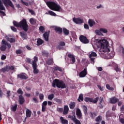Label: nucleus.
I'll return each instance as SVG.
<instances>
[{
    "instance_id": "1",
    "label": "nucleus",
    "mask_w": 124,
    "mask_h": 124,
    "mask_svg": "<svg viewBox=\"0 0 124 124\" xmlns=\"http://www.w3.org/2000/svg\"><path fill=\"white\" fill-rule=\"evenodd\" d=\"M98 48H100L101 52H104L106 55L107 59H113L115 56V52H111L110 53V48L108 41L105 39L99 40L97 43Z\"/></svg>"
},
{
    "instance_id": "2",
    "label": "nucleus",
    "mask_w": 124,
    "mask_h": 124,
    "mask_svg": "<svg viewBox=\"0 0 124 124\" xmlns=\"http://www.w3.org/2000/svg\"><path fill=\"white\" fill-rule=\"evenodd\" d=\"M14 26L15 27H16V28H21L23 29L24 31H28V30H29V25L28 23H27V20L24 19L21 20L19 23L16 21H13Z\"/></svg>"
},
{
    "instance_id": "3",
    "label": "nucleus",
    "mask_w": 124,
    "mask_h": 124,
    "mask_svg": "<svg viewBox=\"0 0 124 124\" xmlns=\"http://www.w3.org/2000/svg\"><path fill=\"white\" fill-rule=\"evenodd\" d=\"M56 86L57 88L61 89H65V88H66L65 83L62 80L58 79H54L52 82V87L53 88H56Z\"/></svg>"
},
{
    "instance_id": "4",
    "label": "nucleus",
    "mask_w": 124,
    "mask_h": 124,
    "mask_svg": "<svg viewBox=\"0 0 124 124\" xmlns=\"http://www.w3.org/2000/svg\"><path fill=\"white\" fill-rule=\"evenodd\" d=\"M46 5L50 9L54 11H60V10L62 9L61 6L54 2L48 1L46 2Z\"/></svg>"
},
{
    "instance_id": "5",
    "label": "nucleus",
    "mask_w": 124,
    "mask_h": 124,
    "mask_svg": "<svg viewBox=\"0 0 124 124\" xmlns=\"http://www.w3.org/2000/svg\"><path fill=\"white\" fill-rule=\"evenodd\" d=\"M6 46L8 47V49L11 48V45L8 44L5 40H3L1 42V46L0 47V50L2 51L6 50Z\"/></svg>"
},
{
    "instance_id": "6",
    "label": "nucleus",
    "mask_w": 124,
    "mask_h": 124,
    "mask_svg": "<svg viewBox=\"0 0 124 124\" xmlns=\"http://www.w3.org/2000/svg\"><path fill=\"white\" fill-rule=\"evenodd\" d=\"M2 2H3L5 6L6 7H8V6H10L13 9H15V7H14V5L12 3V2L10 0H2Z\"/></svg>"
},
{
    "instance_id": "7",
    "label": "nucleus",
    "mask_w": 124,
    "mask_h": 124,
    "mask_svg": "<svg viewBox=\"0 0 124 124\" xmlns=\"http://www.w3.org/2000/svg\"><path fill=\"white\" fill-rule=\"evenodd\" d=\"M98 99H99L98 97H97L95 99H93V98L86 97L85 98L84 100L86 101V102H92V103H96V102L98 101Z\"/></svg>"
},
{
    "instance_id": "8",
    "label": "nucleus",
    "mask_w": 124,
    "mask_h": 124,
    "mask_svg": "<svg viewBox=\"0 0 124 124\" xmlns=\"http://www.w3.org/2000/svg\"><path fill=\"white\" fill-rule=\"evenodd\" d=\"M79 40L84 44H88L89 43V39L87 38V37L83 35L80 36Z\"/></svg>"
},
{
    "instance_id": "9",
    "label": "nucleus",
    "mask_w": 124,
    "mask_h": 124,
    "mask_svg": "<svg viewBox=\"0 0 124 124\" xmlns=\"http://www.w3.org/2000/svg\"><path fill=\"white\" fill-rule=\"evenodd\" d=\"M73 21L76 24H78L79 25L81 24H83V23H84V20L81 18V17H78V18L74 17L73 19Z\"/></svg>"
},
{
    "instance_id": "10",
    "label": "nucleus",
    "mask_w": 124,
    "mask_h": 124,
    "mask_svg": "<svg viewBox=\"0 0 124 124\" xmlns=\"http://www.w3.org/2000/svg\"><path fill=\"white\" fill-rule=\"evenodd\" d=\"M68 118L69 119H71L72 121H73L76 124H81L80 121L76 119V116H75V115H69Z\"/></svg>"
},
{
    "instance_id": "11",
    "label": "nucleus",
    "mask_w": 124,
    "mask_h": 124,
    "mask_svg": "<svg viewBox=\"0 0 124 124\" xmlns=\"http://www.w3.org/2000/svg\"><path fill=\"white\" fill-rule=\"evenodd\" d=\"M96 56L97 55L94 52L92 51L89 53V58H90L91 62H93V63H94V58H92V57H96Z\"/></svg>"
},
{
    "instance_id": "12",
    "label": "nucleus",
    "mask_w": 124,
    "mask_h": 124,
    "mask_svg": "<svg viewBox=\"0 0 124 124\" xmlns=\"http://www.w3.org/2000/svg\"><path fill=\"white\" fill-rule=\"evenodd\" d=\"M118 102V99L116 97H112L109 99V103L111 104H116Z\"/></svg>"
},
{
    "instance_id": "13",
    "label": "nucleus",
    "mask_w": 124,
    "mask_h": 124,
    "mask_svg": "<svg viewBox=\"0 0 124 124\" xmlns=\"http://www.w3.org/2000/svg\"><path fill=\"white\" fill-rule=\"evenodd\" d=\"M79 77L83 78L86 77V75H87V69L85 68L82 71L79 73Z\"/></svg>"
},
{
    "instance_id": "14",
    "label": "nucleus",
    "mask_w": 124,
    "mask_h": 124,
    "mask_svg": "<svg viewBox=\"0 0 124 124\" xmlns=\"http://www.w3.org/2000/svg\"><path fill=\"white\" fill-rule=\"evenodd\" d=\"M68 58H70V61H72L71 63H74L75 62H76L75 60V57H74V55L71 54H69L68 55Z\"/></svg>"
},
{
    "instance_id": "15",
    "label": "nucleus",
    "mask_w": 124,
    "mask_h": 124,
    "mask_svg": "<svg viewBox=\"0 0 124 124\" xmlns=\"http://www.w3.org/2000/svg\"><path fill=\"white\" fill-rule=\"evenodd\" d=\"M47 101H45L43 102L42 104V112H45L46 111V107L47 106Z\"/></svg>"
},
{
    "instance_id": "16",
    "label": "nucleus",
    "mask_w": 124,
    "mask_h": 124,
    "mask_svg": "<svg viewBox=\"0 0 124 124\" xmlns=\"http://www.w3.org/2000/svg\"><path fill=\"white\" fill-rule=\"evenodd\" d=\"M76 115L78 119H82V112H81V110L78 108L76 110Z\"/></svg>"
},
{
    "instance_id": "17",
    "label": "nucleus",
    "mask_w": 124,
    "mask_h": 124,
    "mask_svg": "<svg viewBox=\"0 0 124 124\" xmlns=\"http://www.w3.org/2000/svg\"><path fill=\"white\" fill-rule=\"evenodd\" d=\"M69 110V108H68V106L64 105V110L63 112V115H67V114H68Z\"/></svg>"
},
{
    "instance_id": "18",
    "label": "nucleus",
    "mask_w": 124,
    "mask_h": 124,
    "mask_svg": "<svg viewBox=\"0 0 124 124\" xmlns=\"http://www.w3.org/2000/svg\"><path fill=\"white\" fill-rule=\"evenodd\" d=\"M32 67L33 69V72L34 74H37V73H39V70L37 69V65L33 64V65H32Z\"/></svg>"
},
{
    "instance_id": "19",
    "label": "nucleus",
    "mask_w": 124,
    "mask_h": 124,
    "mask_svg": "<svg viewBox=\"0 0 124 124\" xmlns=\"http://www.w3.org/2000/svg\"><path fill=\"white\" fill-rule=\"evenodd\" d=\"M26 115L27 118H31V111L29 109V108H26Z\"/></svg>"
},
{
    "instance_id": "20",
    "label": "nucleus",
    "mask_w": 124,
    "mask_h": 124,
    "mask_svg": "<svg viewBox=\"0 0 124 124\" xmlns=\"http://www.w3.org/2000/svg\"><path fill=\"white\" fill-rule=\"evenodd\" d=\"M43 37L46 41H48L49 39V32H46L43 34Z\"/></svg>"
},
{
    "instance_id": "21",
    "label": "nucleus",
    "mask_w": 124,
    "mask_h": 124,
    "mask_svg": "<svg viewBox=\"0 0 124 124\" xmlns=\"http://www.w3.org/2000/svg\"><path fill=\"white\" fill-rule=\"evenodd\" d=\"M20 35L22 37V38H23V39H27V38H28L27 33H25L24 32H20Z\"/></svg>"
},
{
    "instance_id": "22",
    "label": "nucleus",
    "mask_w": 124,
    "mask_h": 124,
    "mask_svg": "<svg viewBox=\"0 0 124 124\" xmlns=\"http://www.w3.org/2000/svg\"><path fill=\"white\" fill-rule=\"evenodd\" d=\"M6 39L8 40V41H9L11 43H13V42H15V38H11L8 37V36H5Z\"/></svg>"
},
{
    "instance_id": "23",
    "label": "nucleus",
    "mask_w": 124,
    "mask_h": 124,
    "mask_svg": "<svg viewBox=\"0 0 124 124\" xmlns=\"http://www.w3.org/2000/svg\"><path fill=\"white\" fill-rule=\"evenodd\" d=\"M60 120L61 121V123L62 124H68V121L64 119H63V117H61Z\"/></svg>"
},
{
    "instance_id": "24",
    "label": "nucleus",
    "mask_w": 124,
    "mask_h": 124,
    "mask_svg": "<svg viewBox=\"0 0 124 124\" xmlns=\"http://www.w3.org/2000/svg\"><path fill=\"white\" fill-rule=\"evenodd\" d=\"M17 77L18 78H20V79H27V76L24 74L18 75Z\"/></svg>"
},
{
    "instance_id": "25",
    "label": "nucleus",
    "mask_w": 124,
    "mask_h": 124,
    "mask_svg": "<svg viewBox=\"0 0 124 124\" xmlns=\"http://www.w3.org/2000/svg\"><path fill=\"white\" fill-rule=\"evenodd\" d=\"M19 102L20 104H23V103L25 102V100L24 99V97H23V96L22 95L19 96Z\"/></svg>"
},
{
    "instance_id": "26",
    "label": "nucleus",
    "mask_w": 124,
    "mask_h": 124,
    "mask_svg": "<svg viewBox=\"0 0 124 124\" xmlns=\"http://www.w3.org/2000/svg\"><path fill=\"white\" fill-rule=\"evenodd\" d=\"M55 31L58 33H62V29L60 27H56L55 28Z\"/></svg>"
},
{
    "instance_id": "27",
    "label": "nucleus",
    "mask_w": 124,
    "mask_h": 124,
    "mask_svg": "<svg viewBox=\"0 0 124 124\" xmlns=\"http://www.w3.org/2000/svg\"><path fill=\"white\" fill-rule=\"evenodd\" d=\"M0 71L2 72H5L6 71H9V66H6L4 68L0 69Z\"/></svg>"
},
{
    "instance_id": "28",
    "label": "nucleus",
    "mask_w": 124,
    "mask_h": 124,
    "mask_svg": "<svg viewBox=\"0 0 124 124\" xmlns=\"http://www.w3.org/2000/svg\"><path fill=\"white\" fill-rule=\"evenodd\" d=\"M44 43V41L42 40L41 39H38L37 41V46H39V45H42Z\"/></svg>"
},
{
    "instance_id": "29",
    "label": "nucleus",
    "mask_w": 124,
    "mask_h": 124,
    "mask_svg": "<svg viewBox=\"0 0 124 124\" xmlns=\"http://www.w3.org/2000/svg\"><path fill=\"white\" fill-rule=\"evenodd\" d=\"M83 111L85 115L88 114V108H87V106H82Z\"/></svg>"
},
{
    "instance_id": "30",
    "label": "nucleus",
    "mask_w": 124,
    "mask_h": 124,
    "mask_svg": "<svg viewBox=\"0 0 124 124\" xmlns=\"http://www.w3.org/2000/svg\"><path fill=\"white\" fill-rule=\"evenodd\" d=\"M60 46H65V43L64 42H60L59 43V46H58V48L59 50H61L62 49V47H61Z\"/></svg>"
},
{
    "instance_id": "31",
    "label": "nucleus",
    "mask_w": 124,
    "mask_h": 124,
    "mask_svg": "<svg viewBox=\"0 0 124 124\" xmlns=\"http://www.w3.org/2000/svg\"><path fill=\"white\" fill-rule=\"evenodd\" d=\"M38 61V58L35 56L34 57V60L32 62V65H33V64H35L36 65H37V64L36 63V62Z\"/></svg>"
},
{
    "instance_id": "32",
    "label": "nucleus",
    "mask_w": 124,
    "mask_h": 124,
    "mask_svg": "<svg viewBox=\"0 0 124 124\" xmlns=\"http://www.w3.org/2000/svg\"><path fill=\"white\" fill-rule=\"evenodd\" d=\"M30 22L31 25H35L36 24V20L33 18H31L30 19Z\"/></svg>"
},
{
    "instance_id": "33",
    "label": "nucleus",
    "mask_w": 124,
    "mask_h": 124,
    "mask_svg": "<svg viewBox=\"0 0 124 124\" xmlns=\"http://www.w3.org/2000/svg\"><path fill=\"white\" fill-rule=\"evenodd\" d=\"M69 105L70 109H74L75 108L76 104L75 102H73L70 103Z\"/></svg>"
},
{
    "instance_id": "34",
    "label": "nucleus",
    "mask_w": 124,
    "mask_h": 124,
    "mask_svg": "<svg viewBox=\"0 0 124 124\" xmlns=\"http://www.w3.org/2000/svg\"><path fill=\"white\" fill-rule=\"evenodd\" d=\"M88 23L89 24V26H90L91 27H93V25L95 24V22L93 19H90Z\"/></svg>"
},
{
    "instance_id": "35",
    "label": "nucleus",
    "mask_w": 124,
    "mask_h": 124,
    "mask_svg": "<svg viewBox=\"0 0 124 124\" xmlns=\"http://www.w3.org/2000/svg\"><path fill=\"white\" fill-rule=\"evenodd\" d=\"M63 32L64 33L65 35H68V34H69V30H68L65 28H64L63 29Z\"/></svg>"
},
{
    "instance_id": "36",
    "label": "nucleus",
    "mask_w": 124,
    "mask_h": 124,
    "mask_svg": "<svg viewBox=\"0 0 124 124\" xmlns=\"http://www.w3.org/2000/svg\"><path fill=\"white\" fill-rule=\"evenodd\" d=\"M0 10H5V7H4V6H3V4H2V2H1V1L0 0Z\"/></svg>"
},
{
    "instance_id": "37",
    "label": "nucleus",
    "mask_w": 124,
    "mask_h": 124,
    "mask_svg": "<svg viewBox=\"0 0 124 124\" xmlns=\"http://www.w3.org/2000/svg\"><path fill=\"white\" fill-rule=\"evenodd\" d=\"M53 70L54 71H56V70H58V71H62V68L59 66L54 67Z\"/></svg>"
},
{
    "instance_id": "38",
    "label": "nucleus",
    "mask_w": 124,
    "mask_h": 124,
    "mask_svg": "<svg viewBox=\"0 0 124 124\" xmlns=\"http://www.w3.org/2000/svg\"><path fill=\"white\" fill-rule=\"evenodd\" d=\"M54 97H55V94H50L48 96L47 98L49 99V100H52Z\"/></svg>"
},
{
    "instance_id": "39",
    "label": "nucleus",
    "mask_w": 124,
    "mask_h": 124,
    "mask_svg": "<svg viewBox=\"0 0 124 124\" xmlns=\"http://www.w3.org/2000/svg\"><path fill=\"white\" fill-rule=\"evenodd\" d=\"M78 101L80 102L81 101H83L84 100V98L83 97V94H80L78 99Z\"/></svg>"
},
{
    "instance_id": "40",
    "label": "nucleus",
    "mask_w": 124,
    "mask_h": 124,
    "mask_svg": "<svg viewBox=\"0 0 124 124\" xmlns=\"http://www.w3.org/2000/svg\"><path fill=\"white\" fill-rule=\"evenodd\" d=\"M100 31H101L104 33H107V32H108V31H107L106 29H104V28L100 29Z\"/></svg>"
},
{
    "instance_id": "41",
    "label": "nucleus",
    "mask_w": 124,
    "mask_h": 124,
    "mask_svg": "<svg viewBox=\"0 0 124 124\" xmlns=\"http://www.w3.org/2000/svg\"><path fill=\"white\" fill-rule=\"evenodd\" d=\"M53 62H53V59H51L49 60H48L46 61V63L48 65H51V64H52V63H53Z\"/></svg>"
},
{
    "instance_id": "42",
    "label": "nucleus",
    "mask_w": 124,
    "mask_h": 124,
    "mask_svg": "<svg viewBox=\"0 0 124 124\" xmlns=\"http://www.w3.org/2000/svg\"><path fill=\"white\" fill-rule=\"evenodd\" d=\"M48 14L51 16H57V14L52 11H48Z\"/></svg>"
},
{
    "instance_id": "43",
    "label": "nucleus",
    "mask_w": 124,
    "mask_h": 124,
    "mask_svg": "<svg viewBox=\"0 0 124 124\" xmlns=\"http://www.w3.org/2000/svg\"><path fill=\"white\" fill-rule=\"evenodd\" d=\"M11 109H12V111H13V112H15V111H16L17 109V105H15V106H12Z\"/></svg>"
},
{
    "instance_id": "44",
    "label": "nucleus",
    "mask_w": 124,
    "mask_h": 124,
    "mask_svg": "<svg viewBox=\"0 0 124 124\" xmlns=\"http://www.w3.org/2000/svg\"><path fill=\"white\" fill-rule=\"evenodd\" d=\"M16 55H21V54H23V51L21 49H17L16 50Z\"/></svg>"
},
{
    "instance_id": "45",
    "label": "nucleus",
    "mask_w": 124,
    "mask_h": 124,
    "mask_svg": "<svg viewBox=\"0 0 124 124\" xmlns=\"http://www.w3.org/2000/svg\"><path fill=\"white\" fill-rule=\"evenodd\" d=\"M39 31L42 32V33H43V32H44V31H45V28L43 26H40L39 27Z\"/></svg>"
},
{
    "instance_id": "46",
    "label": "nucleus",
    "mask_w": 124,
    "mask_h": 124,
    "mask_svg": "<svg viewBox=\"0 0 124 124\" xmlns=\"http://www.w3.org/2000/svg\"><path fill=\"white\" fill-rule=\"evenodd\" d=\"M106 88L108 89V90H109V91H114V88L112 87H111L109 84L106 85Z\"/></svg>"
},
{
    "instance_id": "47",
    "label": "nucleus",
    "mask_w": 124,
    "mask_h": 124,
    "mask_svg": "<svg viewBox=\"0 0 124 124\" xmlns=\"http://www.w3.org/2000/svg\"><path fill=\"white\" fill-rule=\"evenodd\" d=\"M54 101H55L57 103H59V104H60V103H62V100H61L60 99L58 98H55L54 99Z\"/></svg>"
},
{
    "instance_id": "48",
    "label": "nucleus",
    "mask_w": 124,
    "mask_h": 124,
    "mask_svg": "<svg viewBox=\"0 0 124 124\" xmlns=\"http://www.w3.org/2000/svg\"><path fill=\"white\" fill-rule=\"evenodd\" d=\"M20 1L22 4H24V5H26V6H29V3L24 1L23 0H20Z\"/></svg>"
},
{
    "instance_id": "49",
    "label": "nucleus",
    "mask_w": 124,
    "mask_h": 124,
    "mask_svg": "<svg viewBox=\"0 0 124 124\" xmlns=\"http://www.w3.org/2000/svg\"><path fill=\"white\" fill-rule=\"evenodd\" d=\"M96 122H100L101 120H102V118L100 116H99L97 118H96Z\"/></svg>"
},
{
    "instance_id": "50",
    "label": "nucleus",
    "mask_w": 124,
    "mask_h": 124,
    "mask_svg": "<svg viewBox=\"0 0 124 124\" xmlns=\"http://www.w3.org/2000/svg\"><path fill=\"white\" fill-rule=\"evenodd\" d=\"M39 99H40V100H43L44 99V95H43V94H40Z\"/></svg>"
},
{
    "instance_id": "51",
    "label": "nucleus",
    "mask_w": 124,
    "mask_h": 124,
    "mask_svg": "<svg viewBox=\"0 0 124 124\" xmlns=\"http://www.w3.org/2000/svg\"><path fill=\"white\" fill-rule=\"evenodd\" d=\"M17 93H18L19 94H23V91H22L21 90V89H19L17 91Z\"/></svg>"
},
{
    "instance_id": "52",
    "label": "nucleus",
    "mask_w": 124,
    "mask_h": 124,
    "mask_svg": "<svg viewBox=\"0 0 124 124\" xmlns=\"http://www.w3.org/2000/svg\"><path fill=\"white\" fill-rule=\"evenodd\" d=\"M100 30H96L95 31V33H96V34H98L99 35H100L101 34V32H100Z\"/></svg>"
},
{
    "instance_id": "53",
    "label": "nucleus",
    "mask_w": 124,
    "mask_h": 124,
    "mask_svg": "<svg viewBox=\"0 0 124 124\" xmlns=\"http://www.w3.org/2000/svg\"><path fill=\"white\" fill-rule=\"evenodd\" d=\"M119 121L121 124H124V118H119Z\"/></svg>"
},
{
    "instance_id": "54",
    "label": "nucleus",
    "mask_w": 124,
    "mask_h": 124,
    "mask_svg": "<svg viewBox=\"0 0 124 124\" xmlns=\"http://www.w3.org/2000/svg\"><path fill=\"white\" fill-rule=\"evenodd\" d=\"M5 59H6V56H5L4 55H2L1 57V60L2 61H4V60H5Z\"/></svg>"
},
{
    "instance_id": "55",
    "label": "nucleus",
    "mask_w": 124,
    "mask_h": 124,
    "mask_svg": "<svg viewBox=\"0 0 124 124\" xmlns=\"http://www.w3.org/2000/svg\"><path fill=\"white\" fill-rule=\"evenodd\" d=\"M104 100H103V98L100 97V99H99V104H101V103H102V102H103Z\"/></svg>"
},
{
    "instance_id": "56",
    "label": "nucleus",
    "mask_w": 124,
    "mask_h": 124,
    "mask_svg": "<svg viewBox=\"0 0 124 124\" xmlns=\"http://www.w3.org/2000/svg\"><path fill=\"white\" fill-rule=\"evenodd\" d=\"M57 111L60 113H62V111H63V109L62 108H58Z\"/></svg>"
},
{
    "instance_id": "57",
    "label": "nucleus",
    "mask_w": 124,
    "mask_h": 124,
    "mask_svg": "<svg viewBox=\"0 0 124 124\" xmlns=\"http://www.w3.org/2000/svg\"><path fill=\"white\" fill-rule=\"evenodd\" d=\"M29 12L31 13V15H34V12L32 10H31L30 9H28Z\"/></svg>"
},
{
    "instance_id": "58",
    "label": "nucleus",
    "mask_w": 124,
    "mask_h": 124,
    "mask_svg": "<svg viewBox=\"0 0 124 124\" xmlns=\"http://www.w3.org/2000/svg\"><path fill=\"white\" fill-rule=\"evenodd\" d=\"M98 88H99V90H100V91H102L104 90V88L103 87H101V86L98 85H97Z\"/></svg>"
},
{
    "instance_id": "59",
    "label": "nucleus",
    "mask_w": 124,
    "mask_h": 124,
    "mask_svg": "<svg viewBox=\"0 0 124 124\" xmlns=\"http://www.w3.org/2000/svg\"><path fill=\"white\" fill-rule=\"evenodd\" d=\"M11 29L13 31H17V29H16V28L13 26H11Z\"/></svg>"
},
{
    "instance_id": "60",
    "label": "nucleus",
    "mask_w": 124,
    "mask_h": 124,
    "mask_svg": "<svg viewBox=\"0 0 124 124\" xmlns=\"http://www.w3.org/2000/svg\"><path fill=\"white\" fill-rule=\"evenodd\" d=\"M115 70L117 72L120 71V69H119V68L118 67V65H117V64H115Z\"/></svg>"
},
{
    "instance_id": "61",
    "label": "nucleus",
    "mask_w": 124,
    "mask_h": 124,
    "mask_svg": "<svg viewBox=\"0 0 124 124\" xmlns=\"http://www.w3.org/2000/svg\"><path fill=\"white\" fill-rule=\"evenodd\" d=\"M15 67L13 66H11L10 67H9V70H14Z\"/></svg>"
},
{
    "instance_id": "62",
    "label": "nucleus",
    "mask_w": 124,
    "mask_h": 124,
    "mask_svg": "<svg viewBox=\"0 0 124 124\" xmlns=\"http://www.w3.org/2000/svg\"><path fill=\"white\" fill-rule=\"evenodd\" d=\"M84 27L86 30H89V25H88L87 24H84Z\"/></svg>"
},
{
    "instance_id": "63",
    "label": "nucleus",
    "mask_w": 124,
    "mask_h": 124,
    "mask_svg": "<svg viewBox=\"0 0 124 124\" xmlns=\"http://www.w3.org/2000/svg\"><path fill=\"white\" fill-rule=\"evenodd\" d=\"M0 15H2V16H5V13L3 11H1L0 10Z\"/></svg>"
},
{
    "instance_id": "64",
    "label": "nucleus",
    "mask_w": 124,
    "mask_h": 124,
    "mask_svg": "<svg viewBox=\"0 0 124 124\" xmlns=\"http://www.w3.org/2000/svg\"><path fill=\"white\" fill-rule=\"evenodd\" d=\"M121 110L123 112L124 111V105H123L121 108Z\"/></svg>"
}]
</instances>
